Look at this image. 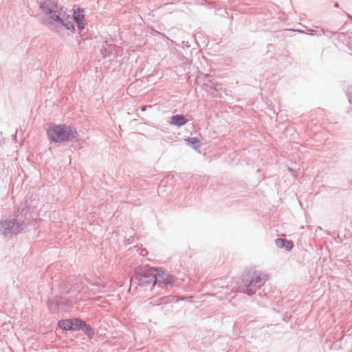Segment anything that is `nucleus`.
<instances>
[{
    "mask_svg": "<svg viewBox=\"0 0 352 352\" xmlns=\"http://www.w3.org/2000/svg\"><path fill=\"white\" fill-rule=\"evenodd\" d=\"M322 34H324V35H327L328 37L331 38L333 36V32H331V31H325L323 29H321L320 31H319V33H318V36H320Z\"/></svg>",
    "mask_w": 352,
    "mask_h": 352,
    "instance_id": "obj_19",
    "label": "nucleus"
},
{
    "mask_svg": "<svg viewBox=\"0 0 352 352\" xmlns=\"http://www.w3.org/2000/svg\"><path fill=\"white\" fill-rule=\"evenodd\" d=\"M192 297L179 298L175 296H165L162 297H154L150 299L149 304L153 306H173L175 302L179 301H191Z\"/></svg>",
    "mask_w": 352,
    "mask_h": 352,
    "instance_id": "obj_7",
    "label": "nucleus"
},
{
    "mask_svg": "<svg viewBox=\"0 0 352 352\" xmlns=\"http://www.w3.org/2000/svg\"><path fill=\"white\" fill-rule=\"evenodd\" d=\"M50 140L55 142H69L76 138L77 131L70 126L56 125L47 129Z\"/></svg>",
    "mask_w": 352,
    "mask_h": 352,
    "instance_id": "obj_2",
    "label": "nucleus"
},
{
    "mask_svg": "<svg viewBox=\"0 0 352 352\" xmlns=\"http://www.w3.org/2000/svg\"><path fill=\"white\" fill-rule=\"evenodd\" d=\"M187 119L183 115H175L171 117L170 124L180 127L187 122Z\"/></svg>",
    "mask_w": 352,
    "mask_h": 352,
    "instance_id": "obj_12",
    "label": "nucleus"
},
{
    "mask_svg": "<svg viewBox=\"0 0 352 352\" xmlns=\"http://www.w3.org/2000/svg\"><path fill=\"white\" fill-rule=\"evenodd\" d=\"M134 250L138 252L140 256H144L148 254V250L146 248L140 247H135Z\"/></svg>",
    "mask_w": 352,
    "mask_h": 352,
    "instance_id": "obj_17",
    "label": "nucleus"
},
{
    "mask_svg": "<svg viewBox=\"0 0 352 352\" xmlns=\"http://www.w3.org/2000/svg\"><path fill=\"white\" fill-rule=\"evenodd\" d=\"M73 20L76 22L78 30L81 32L85 25L84 10L80 8L75 9L73 13Z\"/></svg>",
    "mask_w": 352,
    "mask_h": 352,
    "instance_id": "obj_10",
    "label": "nucleus"
},
{
    "mask_svg": "<svg viewBox=\"0 0 352 352\" xmlns=\"http://www.w3.org/2000/svg\"><path fill=\"white\" fill-rule=\"evenodd\" d=\"M72 319H63L58 322V326L60 329L64 331H72Z\"/></svg>",
    "mask_w": 352,
    "mask_h": 352,
    "instance_id": "obj_14",
    "label": "nucleus"
},
{
    "mask_svg": "<svg viewBox=\"0 0 352 352\" xmlns=\"http://www.w3.org/2000/svg\"><path fill=\"white\" fill-rule=\"evenodd\" d=\"M335 7H336V8H338V3H335Z\"/></svg>",
    "mask_w": 352,
    "mask_h": 352,
    "instance_id": "obj_25",
    "label": "nucleus"
},
{
    "mask_svg": "<svg viewBox=\"0 0 352 352\" xmlns=\"http://www.w3.org/2000/svg\"><path fill=\"white\" fill-rule=\"evenodd\" d=\"M310 35H314L315 34H317L318 35L319 31H316L314 30H310Z\"/></svg>",
    "mask_w": 352,
    "mask_h": 352,
    "instance_id": "obj_23",
    "label": "nucleus"
},
{
    "mask_svg": "<svg viewBox=\"0 0 352 352\" xmlns=\"http://www.w3.org/2000/svg\"><path fill=\"white\" fill-rule=\"evenodd\" d=\"M62 8L63 7L52 0H45L41 3L40 6L42 13L49 19V21L52 16H54L55 14L60 12L59 10Z\"/></svg>",
    "mask_w": 352,
    "mask_h": 352,
    "instance_id": "obj_8",
    "label": "nucleus"
},
{
    "mask_svg": "<svg viewBox=\"0 0 352 352\" xmlns=\"http://www.w3.org/2000/svg\"><path fill=\"white\" fill-rule=\"evenodd\" d=\"M204 86L207 91L212 93V91H219L221 90L222 86L211 80L210 76H206L204 80Z\"/></svg>",
    "mask_w": 352,
    "mask_h": 352,
    "instance_id": "obj_11",
    "label": "nucleus"
},
{
    "mask_svg": "<svg viewBox=\"0 0 352 352\" xmlns=\"http://www.w3.org/2000/svg\"><path fill=\"white\" fill-rule=\"evenodd\" d=\"M82 331H83L89 338H92L94 336V331L90 324H85L82 326Z\"/></svg>",
    "mask_w": 352,
    "mask_h": 352,
    "instance_id": "obj_16",
    "label": "nucleus"
},
{
    "mask_svg": "<svg viewBox=\"0 0 352 352\" xmlns=\"http://www.w3.org/2000/svg\"><path fill=\"white\" fill-rule=\"evenodd\" d=\"M186 141L187 142V144L190 146H191L193 149H195L197 151L200 152L199 149L201 146V143L200 140H199L197 138L193 137V138H188Z\"/></svg>",
    "mask_w": 352,
    "mask_h": 352,
    "instance_id": "obj_13",
    "label": "nucleus"
},
{
    "mask_svg": "<svg viewBox=\"0 0 352 352\" xmlns=\"http://www.w3.org/2000/svg\"><path fill=\"white\" fill-rule=\"evenodd\" d=\"M25 228L23 222H18L16 220H6L0 222V232L5 236L16 234Z\"/></svg>",
    "mask_w": 352,
    "mask_h": 352,
    "instance_id": "obj_6",
    "label": "nucleus"
},
{
    "mask_svg": "<svg viewBox=\"0 0 352 352\" xmlns=\"http://www.w3.org/2000/svg\"><path fill=\"white\" fill-rule=\"evenodd\" d=\"M285 241L286 240L284 239L278 238V239H276V241H275L276 245L278 248H283L285 245Z\"/></svg>",
    "mask_w": 352,
    "mask_h": 352,
    "instance_id": "obj_18",
    "label": "nucleus"
},
{
    "mask_svg": "<svg viewBox=\"0 0 352 352\" xmlns=\"http://www.w3.org/2000/svg\"><path fill=\"white\" fill-rule=\"evenodd\" d=\"M72 331H80L82 330V326L85 324V321L80 318H73L72 319Z\"/></svg>",
    "mask_w": 352,
    "mask_h": 352,
    "instance_id": "obj_15",
    "label": "nucleus"
},
{
    "mask_svg": "<svg viewBox=\"0 0 352 352\" xmlns=\"http://www.w3.org/2000/svg\"><path fill=\"white\" fill-rule=\"evenodd\" d=\"M156 268L154 267H140L135 269L138 285L140 287H147L151 291L155 287V272Z\"/></svg>",
    "mask_w": 352,
    "mask_h": 352,
    "instance_id": "obj_4",
    "label": "nucleus"
},
{
    "mask_svg": "<svg viewBox=\"0 0 352 352\" xmlns=\"http://www.w3.org/2000/svg\"><path fill=\"white\" fill-rule=\"evenodd\" d=\"M292 317L291 312H286L285 315L283 317V320L287 322Z\"/></svg>",
    "mask_w": 352,
    "mask_h": 352,
    "instance_id": "obj_22",
    "label": "nucleus"
},
{
    "mask_svg": "<svg viewBox=\"0 0 352 352\" xmlns=\"http://www.w3.org/2000/svg\"><path fill=\"white\" fill-rule=\"evenodd\" d=\"M163 285H173V278L164 272L160 273L156 268V272H155V287L157 285L162 287Z\"/></svg>",
    "mask_w": 352,
    "mask_h": 352,
    "instance_id": "obj_9",
    "label": "nucleus"
},
{
    "mask_svg": "<svg viewBox=\"0 0 352 352\" xmlns=\"http://www.w3.org/2000/svg\"><path fill=\"white\" fill-rule=\"evenodd\" d=\"M108 285L99 278L78 280L74 283L63 282L60 285V295L53 296L48 301V308H64L72 306L73 302L85 300V295H95L105 292Z\"/></svg>",
    "mask_w": 352,
    "mask_h": 352,
    "instance_id": "obj_1",
    "label": "nucleus"
},
{
    "mask_svg": "<svg viewBox=\"0 0 352 352\" xmlns=\"http://www.w3.org/2000/svg\"><path fill=\"white\" fill-rule=\"evenodd\" d=\"M293 247H294V245H293V243L291 241H287V240L285 241V245L284 248H285V250L287 251L292 250Z\"/></svg>",
    "mask_w": 352,
    "mask_h": 352,
    "instance_id": "obj_20",
    "label": "nucleus"
},
{
    "mask_svg": "<svg viewBox=\"0 0 352 352\" xmlns=\"http://www.w3.org/2000/svg\"><path fill=\"white\" fill-rule=\"evenodd\" d=\"M248 284L241 288V292L248 295L254 294L268 280V274L256 270H250L248 274Z\"/></svg>",
    "mask_w": 352,
    "mask_h": 352,
    "instance_id": "obj_3",
    "label": "nucleus"
},
{
    "mask_svg": "<svg viewBox=\"0 0 352 352\" xmlns=\"http://www.w3.org/2000/svg\"><path fill=\"white\" fill-rule=\"evenodd\" d=\"M49 21V23L54 27V28L58 31V29H65L74 32L75 27L72 21V18L67 12V11L62 8Z\"/></svg>",
    "mask_w": 352,
    "mask_h": 352,
    "instance_id": "obj_5",
    "label": "nucleus"
},
{
    "mask_svg": "<svg viewBox=\"0 0 352 352\" xmlns=\"http://www.w3.org/2000/svg\"><path fill=\"white\" fill-rule=\"evenodd\" d=\"M347 96L349 102L352 103V87H349L347 90Z\"/></svg>",
    "mask_w": 352,
    "mask_h": 352,
    "instance_id": "obj_21",
    "label": "nucleus"
},
{
    "mask_svg": "<svg viewBox=\"0 0 352 352\" xmlns=\"http://www.w3.org/2000/svg\"><path fill=\"white\" fill-rule=\"evenodd\" d=\"M146 108V107H142V111H145Z\"/></svg>",
    "mask_w": 352,
    "mask_h": 352,
    "instance_id": "obj_24",
    "label": "nucleus"
}]
</instances>
